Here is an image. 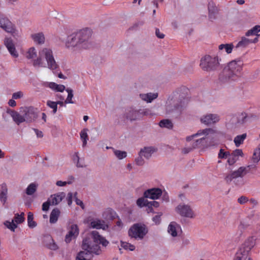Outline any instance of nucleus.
I'll return each mask as SVG.
<instances>
[{
	"label": "nucleus",
	"mask_w": 260,
	"mask_h": 260,
	"mask_svg": "<svg viewBox=\"0 0 260 260\" xmlns=\"http://www.w3.org/2000/svg\"><path fill=\"white\" fill-rule=\"evenodd\" d=\"M90 236L91 238L87 237L83 239L82 244L83 250L77 253L76 260H91L93 254L100 255L102 253L99 244L106 247L109 243V241L100 235L97 231H92Z\"/></svg>",
	"instance_id": "f257e3e1"
},
{
	"label": "nucleus",
	"mask_w": 260,
	"mask_h": 260,
	"mask_svg": "<svg viewBox=\"0 0 260 260\" xmlns=\"http://www.w3.org/2000/svg\"><path fill=\"white\" fill-rule=\"evenodd\" d=\"M91 34V30L87 28L73 32L67 37L65 46L69 49H87Z\"/></svg>",
	"instance_id": "f03ea898"
},
{
	"label": "nucleus",
	"mask_w": 260,
	"mask_h": 260,
	"mask_svg": "<svg viewBox=\"0 0 260 260\" xmlns=\"http://www.w3.org/2000/svg\"><path fill=\"white\" fill-rule=\"evenodd\" d=\"M243 64V62L240 59L230 61L220 74V81L222 83L231 84L237 80L240 76Z\"/></svg>",
	"instance_id": "7ed1b4c3"
},
{
	"label": "nucleus",
	"mask_w": 260,
	"mask_h": 260,
	"mask_svg": "<svg viewBox=\"0 0 260 260\" xmlns=\"http://www.w3.org/2000/svg\"><path fill=\"white\" fill-rule=\"evenodd\" d=\"M42 57H44L48 68L52 70L56 69L58 64L55 60L52 51L50 48H44L39 52V56L33 61V65L35 67H43Z\"/></svg>",
	"instance_id": "20e7f679"
},
{
	"label": "nucleus",
	"mask_w": 260,
	"mask_h": 260,
	"mask_svg": "<svg viewBox=\"0 0 260 260\" xmlns=\"http://www.w3.org/2000/svg\"><path fill=\"white\" fill-rule=\"evenodd\" d=\"M255 168V166L249 165L247 167H241L237 170L232 172L227 175L225 178L226 182L230 184L233 182L236 185H240L243 184L242 180H237L238 178H242L249 171L250 168Z\"/></svg>",
	"instance_id": "39448f33"
},
{
	"label": "nucleus",
	"mask_w": 260,
	"mask_h": 260,
	"mask_svg": "<svg viewBox=\"0 0 260 260\" xmlns=\"http://www.w3.org/2000/svg\"><path fill=\"white\" fill-rule=\"evenodd\" d=\"M219 60L217 56L205 55L201 59L200 65L204 71L214 72L219 68Z\"/></svg>",
	"instance_id": "423d86ee"
},
{
	"label": "nucleus",
	"mask_w": 260,
	"mask_h": 260,
	"mask_svg": "<svg viewBox=\"0 0 260 260\" xmlns=\"http://www.w3.org/2000/svg\"><path fill=\"white\" fill-rule=\"evenodd\" d=\"M148 233L146 226L141 223H136L129 229L128 236L135 239L142 240Z\"/></svg>",
	"instance_id": "0eeeda50"
},
{
	"label": "nucleus",
	"mask_w": 260,
	"mask_h": 260,
	"mask_svg": "<svg viewBox=\"0 0 260 260\" xmlns=\"http://www.w3.org/2000/svg\"><path fill=\"white\" fill-rule=\"evenodd\" d=\"M176 212L183 217L187 218H194L195 214L191 207L188 205L180 204L175 209Z\"/></svg>",
	"instance_id": "6e6552de"
},
{
	"label": "nucleus",
	"mask_w": 260,
	"mask_h": 260,
	"mask_svg": "<svg viewBox=\"0 0 260 260\" xmlns=\"http://www.w3.org/2000/svg\"><path fill=\"white\" fill-rule=\"evenodd\" d=\"M21 109V112L23 115L24 121L31 122L37 118L38 115L34 108L32 107H24Z\"/></svg>",
	"instance_id": "1a4fd4ad"
},
{
	"label": "nucleus",
	"mask_w": 260,
	"mask_h": 260,
	"mask_svg": "<svg viewBox=\"0 0 260 260\" xmlns=\"http://www.w3.org/2000/svg\"><path fill=\"white\" fill-rule=\"evenodd\" d=\"M187 99L183 98L181 100H178L174 102L173 108L172 106L168 105L167 107V112L168 113H171L173 112H176L177 113H180L183 107L185 106Z\"/></svg>",
	"instance_id": "9d476101"
},
{
	"label": "nucleus",
	"mask_w": 260,
	"mask_h": 260,
	"mask_svg": "<svg viewBox=\"0 0 260 260\" xmlns=\"http://www.w3.org/2000/svg\"><path fill=\"white\" fill-rule=\"evenodd\" d=\"M0 27L10 33L14 32V26L12 23L0 12Z\"/></svg>",
	"instance_id": "9b49d317"
},
{
	"label": "nucleus",
	"mask_w": 260,
	"mask_h": 260,
	"mask_svg": "<svg viewBox=\"0 0 260 260\" xmlns=\"http://www.w3.org/2000/svg\"><path fill=\"white\" fill-rule=\"evenodd\" d=\"M162 190L159 188H152L144 191L143 196L145 198L156 200L162 195Z\"/></svg>",
	"instance_id": "f8f14e48"
},
{
	"label": "nucleus",
	"mask_w": 260,
	"mask_h": 260,
	"mask_svg": "<svg viewBox=\"0 0 260 260\" xmlns=\"http://www.w3.org/2000/svg\"><path fill=\"white\" fill-rule=\"evenodd\" d=\"M219 120V116L217 114H209L204 115L201 118L202 123L209 125L214 124Z\"/></svg>",
	"instance_id": "ddd939ff"
},
{
	"label": "nucleus",
	"mask_w": 260,
	"mask_h": 260,
	"mask_svg": "<svg viewBox=\"0 0 260 260\" xmlns=\"http://www.w3.org/2000/svg\"><path fill=\"white\" fill-rule=\"evenodd\" d=\"M79 234V229L77 224H72L70 229L65 237L66 243H70L71 240L75 238Z\"/></svg>",
	"instance_id": "4468645a"
},
{
	"label": "nucleus",
	"mask_w": 260,
	"mask_h": 260,
	"mask_svg": "<svg viewBox=\"0 0 260 260\" xmlns=\"http://www.w3.org/2000/svg\"><path fill=\"white\" fill-rule=\"evenodd\" d=\"M157 149L154 147H144L143 148L141 149L139 152V155L144 157L147 159H149L152 154Z\"/></svg>",
	"instance_id": "2eb2a0df"
},
{
	"label": "nucleus",
	"mask_w": 260,
	"mask_h": 260,
	"mask_svg": "<svg viewBox=\"0 0 260 260\" xmlns=\"http://www.w3.org/2000/svg\"><path fill=\"white\" fill-rule=\"evenodd\" d=\"M4 43L11 55L15 58L18 57V53L16 50L12 40L10 39L7 38L5 40Z\"/></svg>",
	"instance_id": "dca6fc26"
},
{
	"label": "nucleus",
	"mask_w": 260,
	"mask_h": 260,
	"mask_svg": "<svg viewBox=\"0 0 260 260\" xmlns=\"http://www.w3.org/2000/svg\"><path fill=\"white\" fill-rule=\"evenodd\" d=\"M66 197V193L63 192H59L56 194L51 195L48 199L51 203V205H56L59 204L62 199Z\"/></svg>",
	"instance_id": "f3484780"
},
{
	"label": "nucleus",
	"mask_w": 260,
	"mask_h": 260,
	"mask_svg": "<svg viewBox=\"0 0 260 260\" xmlns=\"http://www.w3.org/2000/svg\"><path fill=\"white\" fill-rule=\"evenodd\" d=\"M44 243L46 247L52 250H56L58 248L54 240L50 236H47L44 237Z\"/></svg>",
	"instance_id": "a211bd4d"
},
{
	"label": "nucleus",
	"mask_w": 260,
	"mask_h": 260,
	"mask_svg": "<svg viewBox=\"0 0 260 260\" xmlns=\"http://www.w3.org/2000/svg\"><path fill=\"white\" fill-rule=\"evenodd\" d=\"M216 132L215 130L212 128H206L203 130L199 131L196 134H193L191 136H188L186 137V140L187 141H190L193 138L201 136L202 135H208L209 134H215Z\"/></svg>",
	"instance_id": "6ab92c4d"
},
{
	"label": "nucleus",
	"mask_w": 260,
	"mask_h": 260,
	"mask_svg": "<svg viewBox=\"0 0 260 260\" xmlns=\"http://www.w3.org/2000/svg\"><path fill=\"white\" fill-rule=\"evenodd\" d=\"M126 117L131 121L137 120L141 118L140 109L139 110L131 109L126 114Z\"/></svg>",
	"instance_id": "aec40b11"
},
{
	"label": "nucleus",
	"mask_w": 260,
	"mask_h": 260,
	"mask_svg": "<svg viewBox=\"0 0 260 260\" xmlns=\"http://www.w3.org/2000/svg\"><path fill=\"white\" fill-rule=\"evenodd\" d=\"M30 37L36 44L39 45L43 44L45 41L44 35L42 32L32 34Z\"/></svg>",
	"instance_id": "412c9836"
},
{
	"label": "nucleus",
	"mask_w": 260,
	"mask_h": 260,
	"mask_svg": "<svg viewBox=\"0 0 260 260\" xmlns=\"http://www.w3.org/2000/svg\"><path fill=\"white\" fill-rule=\"evenodd\" d=\"M208 11L209 19H214L215 18V15L217 13L218 9L214 3L212 1L208 3Z\"/></svg>",
	"instance_id": "4be33fe9"
},
{
	"label": "nucleus",
	"mask_w": 260,
	"mask_h": 260,
	"mask_svg": "<svg viewBox=\"0 0 260 260\" xmlns=\"http://www.w3.org/2000/svg\"><path fill=\"white\" fill-rule=\"evenodd\" d=\"M11 116H12L13 120L19 125L20 123L24 122V119L23 117V115H20L18 112L11 110L10 113Z\"/></svg>",
	"instance_id": "5701e85b"
},
{
	"label": "nucleus",
	"mask_w": 260,
	"mask_h": 260,
	"mask_svg": "<svg viewBox=\"0 0 260 260\" xmlns=\"http://www.w3.org/2000/svg\"><path fill=\"white\" fill-rule=\"evenodd\" d=\"M90 225L92 228L96 229H105L107 226L105 224V221L100 219H96L91 221Z\"/></svg>",
	"instance_id": "b1692460"
},
{
	"label": "nucleus",
	"mask_w": 260,
	"mask_h": 260,
	"mask_svg": "<svg viewBox=\"0 0 260 260\" xmlns=\"http://www.w3.org/2000/svg\"><path fill=\"white\" fill-rule=\"evenodd\" d=\"M60 212L58 208H55L52 210L50 215V222L55 223L57 222Z\"/></svg>",
	"instance_id": "393cba45"
},
{
	"label": "nucleus",
	"mask_w": 260,
	"mask_h": 260,
	"mask_svg": "<svg viewBox=\"0 0 260 260\" xmlns=\"http://www.w3.org/2000/svg\"><path fill=\"white\" fill-rule=\"evenodd\" d=\"M48 87L53 90L57 92H62L66 89V87L63 85L57 84L54 82H50L48 83Z\"/></svg>",
	"instance_id": "a878e982"
},
{
	"label": "nucleus",
	"mask_w": 260,
	"mask_h": 260,
	"mask_svg": "<svg viewBox=\"0 0 260 260\" xmlns=\"http://www.w3.org/2000/svg\"><path fill=\"white\" fill-rule=\"evenodd\" d=\"M7 188L6 184H2L0 187V199L5 204L7 200Z\"/></svg>",
	"instance_id": "bb28decb"
},
{
	"label": "nucleus",
	"mask_w": 260,
	"mask_h": 260,
	"mask_svg": "<svg viewBox=\"0 0 260 260\" xmlns=\"http://www.w3.org/2000/svg\"><path fill=\"white\" fill-rule=\"evenodd\" d=\"M250 224L249 222L246 220H243L241 221L240 224L238 227V231L240 232V235H241L243 232L247 229L249 226Z\"/></svg>",
	"instance_id": "cd10ccee"
},
{
	"label": "nucleus",
	"mask_w": 260,
	"mask_h": 260,
	"mask_svg": "<svg viewBox=\"0 0 260 260\" xmlns=\"http://www.w3.org/2000/svg\"><path fill=\"white\" fill-rule=\"evenodd\" d=\"M255 240L256 239L254 236H251L247 239L244 245L248 249V250H250L253 247L255 244Z\"/></svg>",
	"instance_id": "c85d7f7f"
},
{
	"label": "nucleus",
	"mask_w": 260,
	"mask_h": 260,
	"mask_svg": "<svg viewBox=\"0 0 260 260\" xmlns=\"http://www.w3.org/2000/svg\"><path fill=\"white\" fill-rule=\"evenodd\" d=\"M247 115L246 113H241L237 116H233V119H237V122L239 124H242L246 121Z\"/></svg>",
	"instance_id": "c756f323"
},
{
	"label": "nucleus",
	"mask_w": 260,
	"mask_h": 260,
	"mask_svg": "<svg viewBox=\"0 0 260 260\" xmlns=\"http://www.w3.org/2000/svg\"><path fill=\"white\" fill-rule=\"evenodd\" d=\"M247 134L246 133L242 135H238L234 138V143L237 147H239L243 144L244 140L246 138Z\"/></svg>",
	"instance_id": "7c9ffc66"
},
{
	"label": "nucleus",
	"mask_w": 260,
	"mask_h": 260,
	"mask_svg": "<svg viewBox=\"0 0 260 260\" xmlns=\"http://www.w3.org/2000/svg\"><path fill=\"white\" fill-rule=\"evenodd\" d=\"M88 131L87 128H84L82 129L80 133V138L83 141V147H85L87 144V141L88 140L87 132Z\"/></svg>",
	"instance_id": "2f4dec72"
},
{
	"label": "nucleus",
	"mask_w": 260,
	"mask_h": 260,
	"mask_svg": "<svg viewBox=\"0 0 260 260\" xmlns=\"http://www.w3.org/2000/svg\"><path fill=\"white\" fill-rule=\"evenodd\" d=\"M37 56V52L35 47L28 49L26 53V57L27 59H34Z\"/></svg>",
	"instance_id": "473e14b6"
},
{
	"label": "nucleus",
	"mask_w": 260,
	"mask_h": 260,
	"mask_svg": "<svg viewBox=\"0 0 260 260\" xmlns=\"http://www.w3.org/2000/svg\"><path fill=\"white\" fill-rule=\"evenodd\" d=\"M251 44V42L250 41V39H247L245 37H242L241 40L239 41L237 44L236 48L242 47L245 48L248 45Z\"/></svg>",
	"instance_id": "72a5a7b5"
},
{
	"label": "nucleus",
	"mask_w": 260,
	"mask_h": 260,
	"mask_svg": "<svg viewBox=\"0 0 260 260\" xmlns=\"http://www.w3.org/2000/svg\"><path fill=\"white\" fill-rule=\"evenodd\" d=\"M159 125L161 127H166L169 129H171L173 127L172 121L168 119L161 120L159 122Z\"/></svg>",
	"instance_id": "f704fd0d"
},
{
	"label": "nucleus",
	"mask_w": 260,
	"mask_h": 260,
	"mask_svg": "<svg viewBox=\"0 0 260 260\" xmlns=\"http://www.w3.org/2000/svg\"><path fill=\"white\" fill-rule=\"evenodd\" d=\"M37 185L35 183H30L26 189V193L27 195L33 194L37 190Z\"/></svg>",
	"instance_id": "c9c22d12"
},
{
	"label": "nucleus",
	"mask_w": 260,
	"mask_h": 260,
	"mask_svg": "<svg viewBox=\"0 0 260 260\" xmlns=\"http://www.w3.org/2000/svg\"><path fill=\"white\" fill-rule=\"evenodd\" d=\"M177 223L175 222H172L170 223L168 227V232L170 233L173 237H176L177 235V233L176 232V228Z\"/></svg>",
	"instance_id": "e433bc0d"
},
{
	"label": "nucleus",
	"mask_w": 260,
	"mask_h": 260,
	"mask_svg": "<svg viewBox=\"0 0 260 260\" xmlns=\"http://www.w3.org/2000/svg\"><path fill=\"white\" fill-rule=\"evenodd\" d=\"M233 45L232 44H221L219 46L218 48L219 50L225 49V52L228 53H231L233 49Z\"/></svg>",
	"instance_id": "4c0bfd02"
},
{
	"label": "nucleus",
	"mask_w": 260,
	"mask_h": 260,
	"mask_svg": "<svg viewBox=\"0 0 260 260\" xmlns=\"http://www.w3.org/2000/svg\"><path fill=\"white\" fill-rule=\"evenodd\" d=\"M113 150V153L119 159H122L124 158H125L127 156L126 152L124 151H120L119 150H116L114 148H112Z\"/></svg>",
	"instance_id": "58836bf2"
},
{
	"label": "nucleus",
	"mask_w": 260,
	"mask_h": 260,
	"mask_svg": "<svg viewBox=\"0 0 260 260\" xmlns=\"http://www.w3.org/2000/svg\"><path fill=\"white\" fill-rule=\"evenodd\" d=\"M145 198L143 197L140 198L137 200V205L139 207H147L148 206V201L145 199Z\"/></svg>",
	"instance_id": "ea45409f"
},
{
	"label": "nucleus",
	"mask_w": 260,
	"mask_h": 260,
	"mask_svg": "<svg viewBox=\"0 0 260 260\" xmlns=\"http://www.w3.org/2000/svg\"><path fill=\"white\" fill-rule=\"evenodd\" d=\"M73 160L74 162H76V166L77 167H85V165L84 164V161L81 162L80 161V158L78 155V153L76 152L73 155Z\"/></svg>",
	"instance_id": "a19ab883"
},
{
	"label": "nucleus",
	"mask_w": 260,
	"mask_h": 260,
	"mask_svg": "<svg viewBox=\"0 0 260 260\" xmlns=\"http://www.w3.org/2000/svg\"><path fill=\"white\" fill-rule=\"evenodd\" d=\"M34 215L31 212H29L27 215L28 225L29 228H33L37 225V223L33 220Z\"/></svg>",
	"instance_id": "79ce46f5"
},
{
	"label": "nucleus",
	"mask_w": 260,
	"mask_h": 260,
	"mask_svg": "<svg viewBox=\"0 0 260 260\" xmlns=\"http://www.w3.org/2000/svg\"><path fill=\"white\" fill-rule=\"evenodd\" d=\"M140 114H141V118L142 117L146 116H152L154 115V113L152 112V110L149 108L146 109H140Z\"/></svg>",
	"instance_id": "37998d69"
},
{
	"label": "nucleus",
	"mask_w": 260,
	"mask_h": 260,
	"mask_svg": "<svg viewBox=\"0 0 260 260\" xmlns=\"http://www.w3.org/2000/svg\"><path fill=\"white\" fill-rule=\"evenodd\" d=\"M260 31V25H255L251 29L249 30L246 33V36H249L251 35H255Z\"/></svg>",
	"instance_id": "c03bdc74"
},
{
	"label": "nucleus",
	"mask_w": 260,
	"mask_h": 260,
	"mask_svg": "<svg viewBox=\"0 0 260 260\" xmlns=\"http://www.w3.org/2000/svg\"><path fill=\"white\" fill-rule=\"evenodd\" d=\"M246 257L247 253L245 251L242 252L240 250L236 254L234 260H246Z\"/></svg>",
	"instance_id": "a18cd8bd"
},
{
	"label": "nucleus",
	"mask_w": 260,
	"mask_h": 260,
	"mask_svg": "<svg viewBox=\"0 0 260 260\" xmlns=\"http://www.w3.org/2000/svg\"><path fill=\"white\" fill-rule=\"evenodd\" d=\"M67 92L68 93L67 98L66 99L64 103L66 104H73L74 102L72 101L73 97V91L71 89L67 88L66 89Z\"/></svg>",
	"instance_id": "49530a36"
},
{
	"label": "nucleus",
	"mask_w": 260,
	"mask_h": 260,
	"mask_svg": "<svg viewBox=\"0 0 260 260\" xmlns=\"http://www.w3.org/2000/svg\"><path fill=\"white\" fill-rule=\"evenodd\" d=\"M47 105L53 109V114H55L56 113L57 110V103L49 100L47 102Z\"/></svg>",
	"instance_id": "de8ad7c7"
},
{
	"label": "nucleus",
	"mask_w": 260,
	"mask_h": 260,
	"mask_svg": "<svg viewBox=\"0 0 260 260\" xmlns=\"http://www.w3.org/2000/svg\"><path fill=\"white\" fill-rule=\"evenodd\" d=\"M121 246L126 250L134 251L135 249V246L131 244L125 242H121Z\"/></svg>",
	"instance_id": "09e8293b"
},
{
	"label": "nucleus",
	"mask_w": 260,
	"mask_h": 260,
	"mask_svg": "<svg viewBox=\"0 0 260 260\" xmlns=\"http://www.w3.org/2000/svg\"><path fill=\"white\" fill-rule=\"evenodd\" d=\"M5 225L13 232H14L15 229L17 227V224L14 223V220H12L11 222L8 221H6Z\"/></svg>",
	"instance_id": "8fccbe9b"
},
{
	"label": "nucleus",
	"mask_w": 260,
	"mask_h": 260,
	"mask_svg": "<svg viewBox=\"0 0 260 260\" xmlns=\"http://www.w3.org/2000/svg\"><path fill=\"white\" fill-rule=\"evenodd\" d=\"M204 141H205L204 138L197 140L195 142H194L192 143V148H196L197 147H201L203 145L202 143L204 142Z\"/></svg>",
	"instance_id": "3c124183"
},
{
	"label": "nucleus",
	"mask_w": 260,
	"mask_h": 260,
	"mask_svg": "<svg viewBox=\"0 0 260 260\" xmlns=\"http://www.w3.org/2000/svg\"><path fill=\"white\" fill-rule=\"evenodd\" d=\"M24 214L23 213H22L21 215L17 214L15 217L14 221H15L17 224L22 223L24 220Z\"/></svg>",
	"instance_id": "603ef678"
},
{
	"label": "nucleus",
	"mask_w": 260,
	"mask_h": 260,
	"mask_svg": "<svg viewBox=\"0 0 260 260\" xmlns=\"http://www.w3.org/2000/svg\"><path fill=\"white\" fill-rule=\"evenodd\" d=\"M162 215V212L158 213V214L154 216L152 220L156 224H159L161 222V216Z\"/></svg>",
	"instance_id": "864d4df0"
},
{
	"label": "nucleus",
	"mask_w": 260,
	"mask_h": 260,
	"mask_svg": "<svg viewBox=\"0 0 260 260\" xmlns=\"http://www.w3.org/2000/svg\"><path fill=\"white\" fill-rule=\"evenodd\" d=\"M229 155H230V153L227 151H224L222 149H220L219 152L218 153V157L220 158H225Z\"/></svg>",
	"instance_id": "5fc2aeb1"
},
{
	"label": "nucleus",
	"mask_w": 260,
	"mask_h": 260,
	"mask_svg": "<svg viewBox=\"0 0 260 260\" xmlns=\"http://www.w3.org/2000/svg\"><path fill=\"white\" fill-rule=\"evenodd\" d=\"M243 154L241 149H236L232 153V156H234L236 158L238 159L239 156H242Z\"/></svg>",
	"instance_id": "6e6d98bb"
},
{
	"label": "nucleus",
	"mask_w": 260,
	"mask_h": 260,
	"mask_svg": "<svg viewBox=\"0 0 260 260\" xmlns=\"http://www.w3.org/2000/svg\"><path fill=\"white\" fill-rule=\"evenodd\" d=\"M149 96H148V101L149 103L152 102V101L156 99L158 96V93H151L149 92L148 93Z\"/></svg>",
	"instance_id": "4d7b16f0"
},
{
	"label": "nucleus",
	"mask_w": 260,
	"mask_h": 260,
	"mask_svg": "<svg viewBox=\"0 0 260 260\" xmlns=\"http://www.w3.org/2000/svg\"><path fill=\"white\" fill-rule=\"evenodd\" d=\"M135 162L137 165L140 166H143L145 163L144 160L143 158V156L140 155H139V157L135 159Z\"/></svg>",
	"instance_id": "13d9d810"
},
{
	"label": "nucleus",
	"mask_w": 260,
	"mask_h": 260,
	"mask_svg": "<svg viewBox=\"0 0 260 260\" xmlns=\"http://www.w3.org/2000/svg\"><path fill=\"white\" fill-rule=\"evenodd\" d=\"M50 205H51V203L48 199L47 202L44 203L42 205V210L44 211H47L49 210Z\"/></svg>",
	"instance_id": "bf43d9fd"
},
{
	"label": "nucleus",
	"mask_w": 260,
	"mask_h": 260,
	"mask_svg": "<svg viewBox=\"0 0 260 260\" xmlns=\"http://www.w3.org/2000/svg\"><path fill=\"white\" fill-rule=\"evenodd\" d=\"M248 201V198L244 196H242L238 198V202L240 204H244Z\"/></svg>",
	"instance_id": "052dcab7"
},
{
	"label": "nucleus",
	"mask_w": 260,
	"mask_h": 260,
	"mask_svg": "<svg viewBox=\"0 0 260 260\" xmlns=\"http://www.w3.org/2000/svg\"><path fill=\"white\" fill-rule=\"evenodd\" d=\"M23 95V93L21 91L15 92L12 95V98L14 99H18L21 98Z\"/></svg>",
	"instance_id": "680f3d73"
},
{
	"label": "nucleus",
	"mask_w": 260,
	"mask_h": 260,
	"mask_svg": "<svg viewBox=\"0 0 260 260\" xmlns=\"http://www.w3.org/2000/svg\"><path fill=\"white\" fill-rule=\"evenodd\" d=\"M159 206V203L157 201H151L148 202V208H151V207H158Z\"/></svg>",
	"instance_id": "e2e57ef3"
},
{
	"label": "nucleus",
	"mask_w": 260,
	"mask_h": 260,
	"mask_svg": "<svg viewBox=\"0 0 260 260\" xmlns=\"http://www.w3.org/2000/svg\"><path fill=\"white\" fill-rule=\"evenodd\" d=\"M148 96H149L148 95V93H140L139 94V97L141 98V99L142 100V101H144L147 103H149L148 101Z\"/></svg>",
	"instance_id": "0e129e2a"
},
{
	"label": "nucleus",
	"mask_w": 260,
	"mask_h": 260,
	"mask_svg": "<svg viewBox=\"0 0 260 260\" xmlns=\"http://www.w3.org/2000/svg\"><path fill=\"white\" fill-rule=\"evenodd\" d=\"M229 157L228 158V161L230 165H233V164H234L236 162L237 158H236L234 156H232V154H230V155H229Z\"/></svg>",
	"instance_id": "69168bd1"
},
{
	"label": "nucleus",
	"mask_w": 260,
	"mask_h": 260,
	"mask_svg": "<svg viewBox=\"0 0 260 260\" xmlns=\"http://www.w3.org/2000/svg\"><path fill=\"white\" fill-rule=\"evenodd\" d=\"M72 198H73L72 193L69 192L68 194L67 202H68V204L69 206H70L72 203Z\"/></svg>",
	"instance_id": "338daca9"
},
{
	"label": "nucleus",
	"mask_w": 260,
	"mask_h": 260,
	"mask_svg": "<svg viewBox=\"0 0 260 260\" xmlns=\"http://www.w3.org/2000/svg\"><path fill=\"white\" fill-rule=\"evenodd\" d=\"M155 35L158 38L163 39L165 37V35L160 32L159 29L156 28Z\"/></svg>",
	"instance_id": "774afa93"
}]
</instances>
